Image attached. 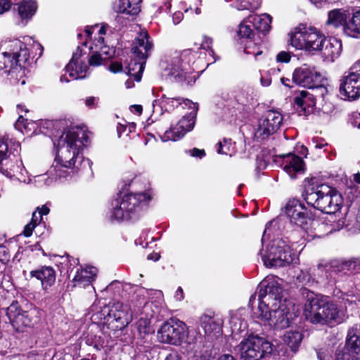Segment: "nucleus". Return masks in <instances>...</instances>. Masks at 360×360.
Instances as JSON below:
<instances>
[{"label":"nucleus","instance_id":"obj_38","mask_svg":"<svg viewBox=\"0 0 360 360\" xmlns=\"http://www.w3.org/2000/svg\"><path fill=\"white\" fill-rule=\"evenodd\" d=\"M7 139L3 138L0 139V172L6 176H8L10 174V172L8 170V168L4 167V160H7V153H8V143L6 142Z\"/></svg>","mask_w":360,"mask_h":360},{"label":"nucleus","instance_id":"obj_58","mask_svg":"<svg viewBox=\"0 0 360 360\" xmlns=\"http://www.w3.org/2000/svg\"><path fill=\"white\" fill-rule=\"evenodd\" d=\"M269 286H267V284L264 287H261L258 292V300H264V298L269 295V292L271 291L269 289Z\"/></svg>","mask_w":360,"mask_h":360},{"label":"nucleus","instance_id":"obj_47","mask_svg":"<svg viewBox=\"0 0 360 360\" xmlns=\"http://www.w3.org/2000/svg\"><path fill=\"white\" fill-rule=\"evenodd\" d=\"M292 55V53L290 51H280L276 56V61L278 63H288L290 61Z\"/></svg>","mask_w":360,"mask_h":360},{"label":"nucleus","instance_id":"obj_52","mask_svg":"<svg viewBox=\"0 0 360 360\" xmlns=\"http://www.w3.org/2000/svg\"><path fill=\"white\" fill-rule=\"evenodd\" d=\"M108 69L111 72L116 74L122 72L123 65L120 61H112L110 64Z\"/></svg>","mask_w":360,"mask_h":360},{"label":"nucleus","instance_id":"obj_26","mask_svg":"<svg viewBox=\"0 0 360 360\" xmlns=\"http://www.w3.org/2000/svg\"><path fill=\"white\" fill-rule=\"evenodd\" d=\"M264 15V18L259 15H250L245 22L250 23L253 31L265 36L271 30V17L268 14Z\"/></svg>","mask_w":360,"mask_h":360},{"label":"nucleus","instance_id":"obj_8","mask_svg":"<svg viewBox=\"0 0 360 360\" xmlns=\"http://www.w3.org/2000/svg\"><path fill=\"white\" fill-rule=\"evenodd\" d=\"M295 253L290 246L283 239L273 240L262 256L264 264L269 268L283 267L294 260Z\"/></svg>","mask_w":360,"mask_h":360},{"label":"nucleus","instance_id":"obj_57","mask_svg":"<svg viewBox=\"0 0 360 360\" xmlns=\"http://www.w3.org/2000/svg\"><path fill=\"white\" fill-rule=\"evenodd\" d=\"M11 7V3L10 0H0V14L9 11Z\"/></svg>","mask_w":360,"mask_h":360},{"label":"nucleus","instance_id":"obj_63","mask_svg":"<svg viewBox=\"0 0 360 360\" xmlns=\"http://www.w3.org/2000/svg\"><path fill=\"white\" fill-rule=\"evenodd\" d=\"M172 102H166L167 108H164L166 111L173 110L175 108L179 106L178 103H176V99L178 97H171Z\"/></svg>","mask_w":360,"mask_h":360},{"label":"nucleus","instance_id":"obj_25","mask_svg":"<svg viewBox=\"0 0 360 360\" xmlns=\"http://www.w3.org/2000/svg\"><path fill=\"white\" fill-rule=\"evenodd\" d=\"M342 41L335 37H328L324 41V45L319 53L325 60L334 61L338 58L342 52Z\"/></svg>","mask_w":360,"mask_h":360},{"label":"nucleus","instance_id":"obj_30","mask_svg":"<svg viewBox=\"0 0 360 360\" xmlns=\"http://www.w3.org/2000/svg\"><path fill=\"white\" fill-rule=\"evenodd\" d=\"M307 27L304 24H300L295 28V32L290 34V44L296 49L304 50L305 51L306 37Z\"/></svg>","mask_w":360,"mask_h":360},{"label":"nucleus","instance_id":"obj_32","mask_svg":"<svg viewBox=\"0 0 360 360\" xmlns=\"http://www.w3.org/2000/svg\"><path fill=\"white\" fill-rule=\"evenodd\" d=\"M302 340L303 334L297 330L286 331L283 335L284 343L293 353L298 352Z\"/></svg>","mask_w":360,"mask_h":360},{"label":"nucleus","instance_id":"obj_50","mask_svg":"<svg viewBox=\"0 0 360 360\" xmlns=\"http://www.w3.org/2000/svg\"><path fill=\"white\" fill-rule=\"evenodd\" d=\"M102 56L98 51H96L89 59V64L91 66H98L102 63Z\"/></svg>","mask_w":360,"mask_h":360},{"label":"nucleus","instance_id":"obj_40","mask_svg":"<svg viewBox=\"0 0 360 360\" xmlns=\"http://www.w3.org/2000/svg\"><path fill=\"white\" fill-rule=\"evenodd\" d=\"M85 343L93 347L96 351H100L103 348V339L102 337L94 334H87L84 338Z\"/></svg>","mask_w":360,"mask_h":360},{"label":"nucleus","instance_id":"obj_53","mask_svg":"<svg viewBox=\"0 0 360 360\" xmlns=\"http://www.w3.org/2000/svg\"><path fill=\"white\" fill-rule=\"evenodd\" d=\"M213 39L212 38L204 35L203 40L200 44V49H205L206 51L211 50L212 49Z\"/></svg>","mask_w":360,"mask_h":360},{"label":"nucleus","instance_id":"obj_64","mask_svg":"<svg viewBox=\"0 0 360 360\" xmlns=\"http://www.w3.org/2000/svg\"><path fill=\"white\" fill-rule=\"evenodd\" d=\"M37 210H39L38 214L40 221L42 220L44 215H47L50 212V209L46 205H42L41 207H38Z\"/></svg>","mask_w":360,"mask_h":360},{"label":"nucleus","instance_id":"obj_23","mask_svg":"<svg viewBox=\"0 0 360 360\" xmlns=\"http://www.w3.org/2000/svg\"><path fill=\"white\" fill-rule=\"evenodd\" d=\"M312 96L307 90H302L295 96L294 103L300 115L307 117L314 112L316 103Z\"/></svg>","mask_w":360,"mask_h":360},{"label":"nucleus","instance_id":"obj_18","mask_svg":"<svg viewBox=\"0 0 360 360\" xmlns=\"http://www.w3.org/2000/svg\"><path fill=\"white\" fill-rule=\"evenodd\" d=\"M255 32L250 25L241 22L238 26V37L240 40L245 39L244 52L246 54L253 55L255 57L261 55L259 45L255 41Z\"/></svg>","mask_w":360,"mask_h":360},{"label":"nucleus","instance_id":"obj_11","mask_svg":"<svg viewBox=\"0 0 360 360\" xmlns=\"http://www.w3.org/2000/svg\"><path fill=\"white\" fill-rule=\"evenodd\" d=\"M283 121L282 115L274 110L264 112L259 120L258 127L255 132L256 140H266L280 128Z\"/></svg>","mask_w":360,"mask_h":360},{"label":"nucleus","instance_id":"obj_24","mask_svg":"<svg viewBox=\"0 0 360 360\" xmlns=\"http://www.w3.org/2000/svg\"><path fill=\"white\" fill-rule=\"evenodd\" d=\"M332 272L335 274H355L360 272V259H335L330 263Z\"/></svg>","mask_w":360,"mask_h":360},{"label":"nucleus","instance_id":"obj_5","mask_svg":"<svg viewBox=\"0 0 360 360\" xmlns=\"http://www.w3.org/2000/svg\"><path fill=\"white\" fill-rule=\"evenodd\" d=\"M30 48L20 40L11 41L6 51L0 53V76L22 72L32 63Z\"/></svg>","mask_w":360,"mask_h":360},{"label":"nucleus","instance_id":"obj_33","mask_svg":"<svg viewBox=\"0 0 360 360\" xmlns=\"http://www.w3.org/2000/svg\"><path fill=\"white\" fill-rule=\"evenodd\" d=\"M146 60H139L135 57L127 66V74L133 77L136 82H140L145 69Z\"/></svg>","mask_w":360,"mask_h":360},{"label":"nucleus","instance_id":"obj_56","mask_svg":"<svg viewBox=\"0 0 360 360\" xmlns=\"http://www.w3.org/2000/svg\"><path fill=\"white\" fill-rule=\"evenodd\" d=\"M350 123L354 127L360 129V113L354 112L351 116Z\"/></svg>","mask_w":360,"mask_h":360},{"label":"nucleus","instance_id":"obj_45","mask_svg":"<svg viewBox=\"0 0 360 360\" xmlns=\"http://www.w3.org/2000/svg\"><path fill=\"white\" fill-rule=\"evenodd\" d=\"M267 286H269V289L271 290V291L269 292V297H274V299H277L281 292V288L274 281L268 282Z\"/></svg>","mask_w":360,"mask_h":360},{"label":"nucleus","instance_id":"obj_37","mask_svg":"<svg viewBox=\"0 0 360 360\" xmlns=\"http://www.w3.org/2000/svg\"><path fill=\"white\" fill-rule=\"evenodd\" d=\"M321 80L322 79H321L317 85L308 88L311 90L309 91V94L313 95L312 97L315 103L317 100H321V101H324L325 96L328 93V89L326 86L321 84Z\"/></svg>","mask_w":360,"mask_h":360},{"label":"nucleus","instance_id":"obj_46","mask_svg":"<svg viewBox=\"0 0 360 360\" xmlns=\"http://www.w3.org/2000/svg\"><path fill=\"white\" fill-rule=\"evenodd\" d=\"M11 255L9 250L4 245H0V262L7 264L10 262Z\"/></svg>","mask_w":360,"mask_h":360},{"label":"nucleus","instance_id":"obj_28","mask_svg":"<svg viewBox=\"0 0 360 360\" xmlns=\"http://www.w3.org/2000/svg\"><path fill=\"white\" fill-rule=\"evenodd\" d=\"M142 0H116L115 10L117 13L127 15H137L141 11Z\"/></svg>","mask_w":360,"mask_h":360},{"label":"nucleus","instance_id":"obj_19","mask_svg":"<svg viewBox=\"0 0 360 360\" xmlns=\"http://www.w3.org/2000/svg\"><path fill=\"white\" fill-rule=\"evenodd\" d=\"M276 159L281 160V166L292 178L295 177L296 173L304 172L305 170L303 159L294 153L278 155Z\"/></svg>","mask_w":360,"mask_h":360},{"label":"nucleus","instance_id":"obj_7","mask_svg":"<svg viewBox=\"0 0 360 360\" xmlns=\"http://www.w3.org/2000/svg\"><path fill=\"white\" fill-rule=\"evenodd\" d=\"M117 195L122 198V200L119 202L117 200L112 217L118 221L131 219L142 203L148 202L151 200V196L146 192H130L122 197V192L120 191Z\"/></svg>","mask_w":360,"mask_h":360},{"label":"nucleus","instance_id":"obj_16","mask_svg":"<svg viewBox=\"0 0 360 360\" xmlns=\"http://www.w3.org/2000/svg\"><path fill=\"white\" fill-rule=\"evenodd\" d=\"M130 321L131 316L127 307H124L122 304L117 302L110 308L107 315V321L114 330L124 329Z\"/></svg>","mask_w":360,"mask_h":360},{"label":"nucleus","instance_id":"obj_1","mask_svg":"<svg viewBox=\"0 0 360 360\" xmlns=\"http://www.w3.org/2000/svg\"><path fill=\"white\" fill-rule=\"evenodd\" d=\"M304 182L302 197L309 206L327 214H335L340 210L344 200L335 188L319 184L316 177L306 178Z\"/></svg>","mask_w":360,"mask_h":360},{"label":"nucleus","instance_id":"obj_9","mask_svg":"<svg viewBox=\"0 0 360 360\" xmlns=\"http://www.w3.org/2000/svg\"><path fill=\"white\" fill-rule=\"evenodd\" d=\"M285 213L291 224L308 232L314 226L316 212L313 208H307L299 199L292 198L285 206Z\"/></svg>","mask_w":360,"mask_h":360},{"label":"nucleus","instance_id":"obj_41","mask_svg":"<svg viewBox=\"0 0 360 360\" xmlns=\"http://www.w3.org/2000/svg\"><path fill=\"white\" fill-rule=\"evenodd\" d=\"M136 328L140 335H145L150 333V321L146 319H140L136 323Z\"/></svg>","mask_w":360,"mask_h":360},{"label":"nucleus","instance_id":"obj_13","mask_svg":"<svg viewBox=\"0 0 360 360\" xmlns=\"http://www.w3.org/2000/svg\"><path fill=\"white\" fill-rule=\"evenodd\" d=\"M193 53L195 51L191 49H185L181 53L179 58H177L171 64V67L167 71H168L167 76L173 78L172 81L176 83H186V84L191 86L195 82L197 77L192 75L191 72L179 65L180 61L186 60V58L191 56L193 57Z\"/></svg>","mask_w":360,"mask_h":360},{"label":"nucleus","instance_id":"obj_22","mask_svg":"<svg viewBox=\"0 0 360 360\" xmlns=\"http://www.w3.org/2000/svg\"><path fill=\"white\" fill-rule=\"evenodd\" d=\"M30 278H34L41 282L44 290H48L56 283V272L51 266H41L38 269L32 270L30 273Z\"/></svg>","mask_w":360,"mask_h":360},{"label":"nucleus","instance_id":"obj_39","mask_svg":"<svg viewBox=\"0 0 360 360\" xmlns=\"http://www.w3.org/2000/svg\"><path fill=\"white\" fill-rule=\"evenodd\" d=\"M262 4V0H238L236 2L238 10L255 11L258 9Z\"/></svg>","mask_w":360,"mask_h":360},{"label":"nucleus","instance_id":"obj_15","mask_svg":"<svg viewBox=\"0 0 360 360\" xmlns=\"http://www.w3.org/2000/svg\"><path fill=\"white\" fill-rule=\"evenodd\" d=\"M339 96L345 101H355L360 97V79L349 71L340 80Z\"/></svg>","mask_w":360,"mask_h":360},{"label":"nucleus","instance_id":"obj_6","mask_svg":"<svg viewBox=\"0 0 360 360\" xmlns=\"http://www.w3.org/2000/svg\"><path fill=\"white\" fill-rule=\"evenodd\" d=\"M237 348L240 360H260L272 354L274 345L264 338L250 334Z\"/></svg>","mask_w":360,"mask_h":360},{"label":"nucleus","instance_id":"obj_20","mask_svg":"<svg viewBox=\"0 0 360 360\" xmlns=\"http://www.w3.org/2000/svg\"><path fill=\"white\" fill-rule=\"evenodd\" d=\"M305 52L309 55L319 54L326 40V36L314 27L307 28Z\"/></svg>","mask_w":360,"mask_h":360},{"label":"nucleus","instance_id":"obj_60","mask_svg":"<svg viewBox=\"0 0 360 360\" xmlns=\"http://www.w3.org/2000/svg\"><path fill=\"white\" fill-rule=\"evenodd\" d=\"M349 72L354 75L360 79V60L356 62L349 70Z\"/></svg>","mask_w":360,"mask_h":360},{"label":"nucleus","instance_id":"obj_31","mask_svg":"<svg viewBox=\"0 0 360 360\" xmlns=\"http://www.w3.org/2000/svg\"><path fill=\"white\" fill-rule=\"evenodd\" d=\"M17 6L18 15L22 20L31 19L38 8V4L35 0H22Z\"/></svg>","mask_w":360,"mask_h":360},{"label":"nucleus","instance_id":"obj_34","mask_svg":"<svg viewBox=\"0 0 360 360\" xmlns=\"http://www.w3.org/2000/svg\"><path fill=\"white\" fill-rule=\"evenodd\" d=\"M201 326L207 335L212 334L216 335L222 331L221 325L210 316L205 317L204 320L201 321Z\"/></svg>","mask_w":360,"mask_h":360},{"label":"nucleus","instance_id":"obj_12","mask_svg":"<svg viewBox=\"0 0 360 360\" xmlns=\"http://www.w3.org/2000/svg\"><path fill=\"white\" fill-rule=\"evenodd\" d=\"M197 114L198 109H195L184 115L176 125H172L160 136L162 141H176L181 139L187 132L192 131L194 128Z\"/></svg>","mask_w":360,"mask_h":360},{"label":"nucleus","instance_id":"obj_55","mask_svg":"<svg viewBox=\"0 0 360 360\" xmlns=\"http://www.w3.org/2000/svg\"><path fill=\"white\" fill-rule=\"evenodd\" d=\"M171 0H166L164 1L163 4L162 6H160L159 8L157 10V12L159 13H169L171 9Z\"/></svg>","mask_w":360,"mask_h":360},{"label":"nucleus","instance_id":"obj_51","mask_svg":"<svg viewBox=\"0 0 360 360\" xmlns=\"http://www.w3.org/2000/svg\"><path fill=\"white\" fill-rule=\"evenodd\" d=\"M316 356L319 360H331L332 359L328 350L323 348L316 349Z\"/></svg>","mask_w":360,"mask_h":360},{"label":"nucleus","instance_id":"obj_48","mask_svg":"<svg viewBox=\"0 0 360 360\" xmlns=\"http://www.w3.org/2000/svg\"><path fill=\"white\" fill-rule=\"evenodd\" d=\"M258 301V309L261 311L260 316H263L264 319H267L268 316L270 315L269 304L266 303L264 300Z\"/></svg>","mask_w":360,"mask_h":360},{"label":"nucleus","instance_id":"obj_44","mask_svg":"<svg viewBox=\"0 0 360 360\" xmlns=\"http://www.w3.org/2000/svg\"><path fill=\"white\" fill-rule=\"evenodd\" d=\"M176 103H178L179 105L184 104V108H187L189 110H191V111H193L195 109H199L198 104L197 103H193L191 100L188 98L178 97V98L176 99Z\"/></svg>","mask_w":360,"mask_h":360},{"label":"nucleus","instance_id":"obj_49","mask_svg":"<svg viewBox=\"0 0 360 360\" xmlns=\"http://www.w3.org/2000/svg\"><path fill=\"white\" fill-rule=\"evenodd\" d=\"M82 55V49L79 46H77L76 52L73 53L70 62L68 63V69H72V65L77 61H82L80 58Z\"/></svg>","mask_w":360,"mask_h":360},{"label":"nucleus","instance_id":"obj_4","mask_svg":"<svg viewBox=\"0 0 360 360\" xmlns=\"http://www.w3.org/2000/svg\"><path fill=\"white\" fill-rule=\"evenodd\" d=\"M6 316L15 333H23L34 328L41 321L39 310L23 296L13 300L6 308Z\"/></svg>","mask_w":360,"mask_h":360},{"label":"nucleus","instance_id":"obj_17","mask_svg":"<svg viewBox=\"0 0 360 360\" xmlns=\"http://www.w3.org/2000/svg\"><path fill=\"white\" fill-rule=\"evenodd\" d=\"M133 45L131 52L139 60H147L153 48V39L146 30L138 34Z\"/></svg>","mask_w":360,"mask_h":360},{"label":"nucleus","instance_id":"obj_35","mask_svg":"<svg viewBox=\"0 0 360 360\" xmlns=\"http://www.w3.org/2000/svg\"><path fill=\"white\" fill-rule=\"evenodd\" d=\"M65 70L69 72V76L73 79H81L86 77L88 67L84 61H77L72 66V69H68V64Z\"/></svg>","mask_w":360,"mask_h":360},{"label":"nucleus","instance_id":"obj_61","mask_svg":"<svg viewBox=\"0 0 360 360\" xmlns=\"http://www.w3.org/2000/svg\"><path fill=\"white\" fill-rule=\"evenodd\" d=\"M191 151V155L193 157L198 158L200 159L202 158L206 155V153L204 149H199L197 148H193Z\"/></svg>","mask_w":360,"mask_h":360},{"label":"nucleus","instance_id":"obj_59","mask_svg":"<svg viewBox=\"0 0 360 360\" xmlns=\"http://www.w3.org/2000/svg\"><path fill=\"white\" fill-rule=\"evenodd\" d=\"M37 226L34 225V223H29L27 225L25 226L24 230L22 231L23 235L25 237H30L32 235V232L34 229V228Z\"/></svg>","mask_w":360,"mask_h":360},{"label":"nucleus","instance_id":"obj_2","mask_svg":"<svg viewBox=\"0 0 360 360\" xmlns=\"http://www.w3.org/2000/svg\"><path fill=\"white\" fill-rule=\"evenodd\" d=\"M78 141V128L66 129L60 137L53 141V145L57 150L54 162L56 167L67 169L75 168L80 169L87 164H92L88 158L85 159L82 151L81 146L77 145Z\"/></svg>","mask_w":360,"mask_h":360},{"label":"nucleus","instance_id":"obj_3","mask_svg":"<svg viewBox=\"0 0 360 360\" xmlns=\"http://www.w3.org/2000/svg\"><path fill=\"white\" fill-rule=\"evenodd\" d=\"M304 315L313 324H340L345 320L344 311L337 304L313 294L307 295Z\"/></svg>","mask_w":360,"mask_h":360},{"label":"nucleus","instance_id":"obj_43","mask_svg":"<svg viewBox=\"0 0 360 360\" xmlns=\"http://www.w3.org/2000/svg\"><path fill=\"white\" fill-rule=\"evenodd\" d=\"M342 300V303L345 305V307H358V302L360 301L355 295H348L345 293L341 297Z\"/></svg>","mask_w":360,"mask_h":360},{"label":"nucleus","instance_id":"obj_21","mask_svg":"<svg viewBox=\"0 0 360 360\" xmlns=\"http://www.w3.org/2000/svg\"><path fill=\"white\" fill-rule=\"evenodd\" d=\"M98 274V269L88 266L86 268L78 269L71 281L72 288H86L95 281Z\"/></svg>","mask_w":360,"mask_h":360},{"label":"nucleus","instance_id":"obj_36","mask_svg":"<svg viewBox=\"0 0 360 360\" xmlns=\"http://www.w3.org/2000/svg\"><path fill=\"white\" fill-rule=\"evenodd\" d=\"M346 30L350 34V37L360 35V9L353 13L352 17L349 19Z\"/></svg>","mask_w":360,"mask_h":360},{"label":"nucleus","instance_id":"obj_62","mask_svg":"<svg viewBox=\"0 0 360 360\" xmlns=\"http://www.w3.org/2000/svg\"><path fill=\"white\" fill-rule=\"evenodd\" d=\"M335 360H355L353 359L349 354L344 352H339L335 354Z\"/></svg>","mask_w":360,"mask_h":360},{"label":"nucleus","instance_id":"obj_54","mask_svg":"<svg viewBox=\"0 0 360 360\" xmlns=\"http://www.w3.org/2000/svg\"><path fill=\"white\" fill-rule=\"evenodd\" d=\"M98 27L97 24H96L94 26H86L85 27L84 32L86 34V39H85V41H84L82 43V46H86L88 40L89 39L91 40V36H92V34H93V32H94L93 30L94 29V27Z\"/></svg>","mask_w":360,"mask_h":360},{"label":"nucleus","instance_id":"obj_42","mask_svg":"<svg viewBox=\"0 0 360 360\" xmlns=\"http://www.w3.org/2000/svg\"><path fill=\"white\" fill-rule=\"evenodd\" d=\"M231 146V139L224 138L223 141L218 143L217 153L219 154L228 155L230 152V147Z\"/></svg>","mask_w":360,"mask_h":360},{"label":"nucleus","instance_id":"obj_14","mask_svg":"<svg viewBox=\"0 0 360 360\" xmlns=\"http://www.w3.org/2000/svg\"><path fill=\"white\" fill-rule=\"evenodd\" d=\"M321 79H322V76L315 67L303 64L295 69L292 82L297 85L308 89L317 85Z\"/></svg>","mask_w":360,"mask_h":360},{"label":"nucleus","instance_id":"obj_27","mask_svg":"<svg viewBox=\"0 0 360 360\" xmlns=\"http://www.w3.org/2000/svg\"><path fill=\"white\" fill-rule=\"evenodd\" d=\"M327 25H331L335 28L343 27L344 32L350 37V34L347 31V25L349 24V20L346 11L343 9L335 8L328 13Z\"/></svg>","mask_w":360,"mask_h":360},{"label":"nucleus","instance_id":"obj_29","mask_svg":"<svg viewBox=\"0 0 360 360\" xmlns=\"http://www.w3.org/2000/svg\"><path fill=\"white\" fill-rule=\"evenodd\" d=\"M345 349L347 354L355 360H360V337L354 329L349 330L346 338Z\"/></svg>","mask_w":360,"mask_h":360},{"label":"nucleus","instance_id":"obj_10","mask_svg":"<svg viewBox=\"0 0 360 360\" xmlns=\"http://www.w3.org/2000/svg\"><path fill=\"white\" fill-rule=\"evenodd\" d=\"M162 342L174 345H181L188 335L186 324L172 317L162 323L158 330Z\"/></svg>","mask_w":360,"mask_h":360}]
</instances>
